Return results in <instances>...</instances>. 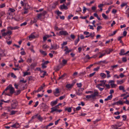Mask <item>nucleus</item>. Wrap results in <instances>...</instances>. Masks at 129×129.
Masks as SVG:
<instances>
[{
  "label": "nucleus",
  "instance_id": "obj_1",
  "mask_svg": "<svg viewBox=\"0 0 129 129\" xmlns=\"http://www.w3.org/2000/svg\"><path fill=\"white\" fill-rule=\"evenodd\" d=\"M8 89L10 90V94H12L14 93L15 91L14 89V88L12 87L11 84H10L5 89V90H7Z\"/></svg>",
  "mask_w": 129,
  "mask_h": 129
},
{
  "label": "nucleus",
  "instance_id": "obj_2",
  "mask_svg": "<svg viewBox=\"0 0 129 129\" xmlns=\"http://www.w3.org/2000/svg\"><path fill=\"white\" fill-rule=\"evenodd\" d=\"M41 108L44 111H46L48 110V107L46 104L42 103Z\"/></svg>",
  "mask_w": 129,
  "mask_h": 129
},
{
  "label": "nucleus",
  "instance_id": "obj_3",
  "mask_svg": "<svg viewBox=\"0 0 129 129\" xmlns=\"http://www.w3.org/2000/svg\"><path fill=\"white\" fill-rule=\"evenodd\" d=\"M12 102H13V103L11 104V107L13 109H15L16 108L18 105V104L16 100L14 101L13 100Z\"/></svg>",
  "mask_w": 129,
  "mask_h": 129
},
{
  "label": "nucleus",
  "instance_id": "obj_4",
  "mask_svg": "<svg viewBox=\"0 0 129 129\" xmlns=\"http://www.w3.org/2000/svg\"><path fill=\"white\" fill-rule=\"evenodd\" d=\"M12 34V31L11 30H9L7 32H4L2 33L3 37H5L7 35H10Z\"/></svg>",
  "mask_w": 129,
  "mask_h": 129
},
{
  "label": "nucleus",
  "instance_id": "obj_5",
  "mask_svg": "<svg viewBox=\"0 0 129 129\" xmlns=\"http://www.w3.org/2000/svg\"><path fill=\"white\" fill-rule=\"evenodd\" d=\"M59 34L61 35L66 36L68 35V33L66 31H61L59 32Z\"/></svg>",
  "mask_w": 129,
  "mask_h": 129
},
{
  "label": "nucleus",
  "instance_id": "obj_6",
  "mask_svg": "<svg viewBox=\"0 0 129 129\" xmlns=\"http://www.w3.org/2000/svg\"><path fill=\"white\" fill-rule=\"evenodd\" d=\"M24 9L25 10H27L28 9H29L30 8V6H29L27 3H24Z\"/></svg>",
  "mask_w": 129,
  "mask_h": 129
},
{
  "label": "nucleus",
  "instance_id": "obj_7",
  "mask_svg": "<svg viewBox=\"0 0 129 129\" xmlns=\"http://www.w3.org/2000/svg\"><path fill=\"white\" fill-rule=\"evenodd\" d=\"M51 47L50 48V49H53V50H56L57 49V45L56 44H54L52 45L51 44Z\"/></svg>",
  "mask_w": 129,
  "mask_h": 129
},
{
  "label": "nucleus",
  "instance_id": "obj_8",
  "mask_svg": "<svg viewBox=\"0 0 129 129\" xmlns=\"http://www.w3.org/2000/svg\"><path fill=\"white\" fill-rule=\"evenodd\" d=\"M58 100V99H57L55 101L51 102L50 104L51 106H53L56 105L57 103Z\"/></svg>",
  "mask_w": 129,
  "mask_h": 129
},
{
  "label": "nucleus",
  "instance_id": "obj_9",
  "mask_svg": "<svg viewBox=\"0 0 129 129\" xmlns=\"http://www.w3.org/2000/svg\"><path fill=\"white\" fill-rule=\"evenodd\" d=\"M59 93V89L58 88H56L55 89V91L54 92V94L55 96H57L58 95H57V94Z\"/></svg>",
  "mask_w": 129,
  "mask_h": 129
},
{
  "label": "nucleus",
  "instance_id": "obj_10",
  "mask_svg": "<svg viewBox=\"0 0 129 129\" xmlns=\"http://www.w3.org/2000/svg\"><path fill=\"white\" fill-rule=\"evenodd\" d=\"M35 33V32H34L33 33L31 34L30 35L29 37H28H28L29 39H30V40H31V39H35V36L33 35V34Z\"/></svg>",
  "mask_w": 129,
  "mask_h": 129
},
{
  "label": "nucleus",
  "instance_id": "obj_11",
  "mask_svg": "<svg viewBox=\"0 0 129 129\" xmlns=\"http://www.w3.org/2000/svg\"><path fill=\"white\" fill-rule=\"evenodd\" d=\"M65 49L64 50V51H65V54L66 55L67 54L69 53L68 51V48L67 46L65 47Z\"/></svg>",
  "mask_w": 129,
  "mask_h": 129
},
{
  "label": "nucleus",
  "instance_id": "obj_12",
  "mask_svg": "<svg viewBox=\"0 0 129 129\" xmlns=\"http://www.w3.org/2000/svg\"><path fill=\"white\" fill-rule=\"evenodd\" d=\"M60 8L62 9H68V8L67 6H66L64 4H63L62 5L60 6Z\"/></svg>",
  "mask_w": 129,
  "mask_h": 129
},
{
  "label": "nucleus",
  "instance_id": "obj_13",
  "mask_svg": "<svg viewBox=\"0 0 129 129\" xmlns=\"http://www.w3.org/2000/svg\"><path fill=\"white\" fill-rule=\"evenodd\" d=\"M74 85V84H68L66 85V87L68 88H69L72 87Z\"/></svg>",
  "mask_w": 129,
  "mask_h": 129
},
{
  "label": "nucleus",
  "instance_id": "obj_14",
  "mask_svg": "<svg viewBox=\"0 0 129 129\" xmlns=\"http://www.w3.org/2000/svg\"><path fill=\"white\" fill-rule=\"evenodd\" d=\"M51 110L50 112L51 113H52L54 111H56L57 112V109L55 108L54 107L51 108Z\"/></svg>",
  "mask_w": 129,
  "mask_h": 129
},
{
  "label": "nucleus",
  "instance_id": "obj_15",
  "mask_svg": "<svg viewBox=\"0 0 129 129\" xmlns=\"http://www.w3.org/2000/svg\"><path fill=\"white\" fill-rule=\"evenodd\" d=\"M124 52L125 51L124 49H121L120 50V52L119 53V54L120 55H125L124 53Z\"/></svg>",
  "mask_w": 129,
  "mask_h": 129
},
{
  "label": "nucleus",
  "instance_id": "obj_16",
  "mask_svg": "<svg viewBox=\"0 0 129 129\" xmlns=\"http://www.w3.org/2000/svg\"><path fill=\"white\" fill-rule=\"evenodd\" d=\"M65 111H67L68 112L70 113L72 109L71 107H66L65 109Z\"/></svg>",
  "mask_w": 129,
  "mask_h": 129
},
{
  "label": "nucleus",
  "instance_id": "obj_17",
  "mask_svg": "<svg viewBox=\"0 0 129 129\" xmlns=\"http://www.w3.org/2000/svg\"><path fill=\"white\" fill-rule=\"evenodd\" d=\"M99 92L98 91H95L93 94H92V96L94 98L96 96H98Z\"/></svg>",
  "mask_w": 129,
  "mask_h": 129
},
{
  "label": "nucleus",
  "instance_id": "obj_18",
  "mask_svg": "<svg viewBox=\"0 0 129 129\" xmlns=\"http://www.w3.org/2000/svg\"><path fill=\"white\" fill-rule=\"evenodd\" d=\"M79 36L78 35V36L77 39L75 41V45H77L78 42L79 41Z\"/></svg>",
  "mask_w": 129,
  "mask_h": 129
},
{
  "label": "nucleus",
  "instance_id": "obj_19",
  "mask_svg": "<svg viewBox=\"0 0 129 129\" xmlns=\"http://www.w3.org/2000/svg\"><path fill=\"white\" fill-rule=\"evenodd\" d=\"M36 63H32L30 65V67L31 69H33L34 68V67L36 66Z\"/></svg>",
  "mask_w": 129,
  "mask_h": 129
},
{
  "label": "nucleus",
  "instance_id": "obj_20",
  "mask_svg": "<svg viewBox=\"0 0 129 129\" xmlns=\"http://www.w3.org/2000/svg\"><path fill=\"white\" fill-rule=\"evenodd\" d=\"M124 81V80H122L120 81L117 80V84H122Z\"/></svg>",
  "mask_w": 129,
  "mask_h": 129
},
{
  "label": "nucleus",
  "instance_id": "obj_21",
  "mask_svg": "<svg viewBox=\"0 0 129 129\" xmlns=\"http://www.w3.org/2000/svg\"><path fill=\"white\" fill-rule=\"evenodd\" d=\"M67 74L66 73H64L62 75H61V76H60L59 77L58 80H59L61 79H63V78Z\"/></svg>",
  "mask_w": 129,
  "mask_h": 129
},
{
  "label": "nucleus",
  "instance_id": "obj_22",
  "mask_svg": "<svg viewBox=\"0 0 129 129\" xmlns=\"http://www.w3.org/2000/svg\"><path fill=\"white\" fill-rule=\"evenodd\" d=\"M40 52L44 56H46L47 55V53L45 51H43L42 50H40Z\"/></svg>",
  "mask_w": 129,
  "mask_h": 129
},
{
  "label": "nucleus",
  "instance_id": "obj_23",
  "mask_svg": "<svg viewBox=\"0 0 129 129\" xmlns=\"http://www.w3.org/2000/svg\"><path fill=\"white\" fill-rule=\"evenodd\" d=\"M105 51L106 52L104 53H101V55L100 56L99 58H101L103 56H104V55H105L106 54V52H107L108 51L107 50H105Z\"/></svg>",
  "mask_w": 129,
  "mask_h": 129
},
{
  "label": "nucleus",
  "instance_id": "obj_24",
  "mask_svg": "<svg viewBox=\"0 0 129 129\" xmlns=\"http://www.w3.org/2000/svg\"><path fill=\"white\" fill-rule=\"evenodd\" d=\"M105 72L107 73V78H109L110 77H111V76L110 74V72L109 71H106Z\"/></svg>",
  "mask_w": 129,
  "mask_h": 129
},
{
  "label": "nucleus",
  "instance_id": "obj_25",
  "mask_svg": "<svg viewBox=\"0 0 129 129\" xmlns=\"http://www.w3.org/2000/svg\"><path fill=\"white\" fill-rule=\"evenodd\" d=\"M101 62H102L103 63H108V61H106V60H104V61H101L98 62L97 64H101L100 63Z\"/></svg>",
  "mask_w": 129,
  "mask_h": 129
},
{
  "label": "nucleus",
  "instance_id": "obj_26",
  "mask_svg": "<svg viewBox=\"0 0 129 129\" xmlns=\"http://www.w3.org/2000/svg\"><path fill=\"white\" fill-rule=\"evenodd\" d=\"M121 126V125H112V128L114 127L115 129H117L118 127L120 126Z\"/></svg>",
  "mask_w": 129,
  "mask_h": 129
},
{
  "label": "nucleus",
  "instance_id": "obj_27",
  "mask_svg": "<svg viewBox=\"0 0 129 129\" xmlns=\"http://www.w3.org/2000/svg\"><path fill=\"white\" fill-rule=\"evenodd\" d=\"M100 76L104 78H105L106 77V75L104 73H101L100 74Z\"/></svg>",
  "mask_w": 129,
  "mask_h": 129
},
{
  "label": "nucleus",
  "instance_id": "obj_28",
  "mask_svg": "<svg viewBox=\"0 0 129 129\" xmlns=\"http://www.w3.org/2000/svg\"><path fill=\"white\" fill-rule=\"evenodd\" d=\"M112 6L113 7V6H110V7H109V8H108V10L106 11V14H107L110 11V9L112 8Z\"/></svg>",
  "mask_w": 129,
  "mask_h": 129
},
{
  "label": "nucleus",
  "instance_id": "obj_29",
  "mask_svg": "<svg viewBox=\"0 0 129 129\" xmlns=\"http://www.w3.org/2000/svg\"><path fill=\"white\" fill-rule=\"evenodd\" d=\"M18 112V111H15L14 110H12V111L11 112V114H10V115H13L15 114L17 112Z\"/></svg>",
  "mask_w": 129,
  "mask_h": 129
},
{
  "label": "nucleus",
  "instance_id": "obj_30",
  "mask_svg": "<svg viewBox=\"0 0 129 129\" xmlns=\"http://www.w3.org/2000/svg\"><path fill=\"white\" fill-rule=\"evenodd\" d=\"M92 94L90 95H87L86 96V98L88 99H89L90 98H92V99H94L93 97L92 96Z\"/></svg>",
  "mask_w": 129,
  "mask_h": 129
},
{
  "label": "nucleus",
  "instance_id": "obj_31",
  "mask_svg": "<svg viewBox=\"0 0 129 129\" xmlns=\"http://www.w3.org/2000/svg\"><path fill=\"white\" fill-rule=\"evenodd\" d=\"M37 118L39 120H40L41 121H42L43 120V118L41 117V115H39L37 117Z\"/></svg>",
  "mask_w": 129,
  "mask_h": 129
},
{
  "label": "nucleus",
  "instance_id": "obj_32",
  "mask_svg": "<svg viewBox=\"0 0 129 129\" xmlns=\"http://www.w3.org/2000/svg\"><path fill=\"white\" fill-rule=\"evenodd\" d=\"M28 79L29 81L32 80L33 79V77L32 76H30L28 78Z\"/></svg>",
  "mask_w": 129,
  "mask_h": 129
},
{
  "label": "nucleus",
  "instance_id": "obj_33",
  "mask_svg": "<svg viewBox=\"0 0 129 129\" xmlns=\"http://www.w3.org/2000/svg\"><path fill=\"white\" fill-rule=\"evenodd\" d=\"M102 16L105 19H107L108 18V17L104 13L102 14Z\"/></svg>",
  "mask_w": 129,
  "mask_h": 129
},
{
  "label": "nucleus",
  "instance_id": "obj_34",
  "mask_svg": "<svg viewBox=\"0 0 129 129\" xmlns=\"http://www.w3.org/2000/svg\"><path fill=\"white\" fill-rule=\"evenodd\" d=\"M30 73L29 72V73L27 72H24L23 74V76H25L26 75H30Z\"/></svg>",
  "mask_w": 129,
  "mask_h": 129
},
{
  "label": "nucleus",
  "instance_id": "obj_35",
  "mask_svg": "<svg viewBox=\"0 0 129 129\" xmlns=\"http://www.w3.org/2000/svg\"><path fill=\"white\" fill-rule=\"evenodd\" d=\"M43 48H44L45 49H47L49 48V47L47 45H46L45 44H44L42 46Z\"/></svg>",
  "mask_w": 129,
  "mask_h": 129
},
{
  "label": "nucleus",
  "instance_id": "obj_36",
  "mask_svg": "<svg viewBox=\"0 0 129 129\" xmlns=\"http://www.w3.org/2000/svg\"><path fill=\"white\" fill-rule=\"evenodd\" d=\"M1 101L2 102H4L5 103H9L11 101L10 100H8L5 101H4L3 100H1Z\"/></svg>",
  "mask_w": 129,
  "mask_h": 129
},
{
  "label": "nucleus",
  "instance_id": "obj_37",
  "mask_svg": "<svg viewBox=\"0 0 129 129\" xmlns=\"http://www.w3.org/2000/svg\"><path fill=\"white\" fill-rule=\"evenodd\" d=\"M80 91H76V94L77 95H82V92H80Z\"/></svg>",
  "mask_w": 129,
  "mask_h": 129
},
{
  "label": "nucleus",
  "instance_id": "obj_38",
  "mask_svg": "<svg viewBox=\"0 0 129 129\" xmlns=\"http://www.w3.org/2000/svg\"><path fill=\"white\" fill-rule=\"evenodd\" d=\"M32 59L31 58H28L26 60V62L29 63H31L32 62Z\"/></svg>",
  "mask_w": 129,
  "mask_h": 129
},
{
  "label": "nucleus",
  "instance_id": "obj_39",
  "mask_svg": "<svg viewBox=\"0 0 129 129\" xmlns=\"http://www.w3.org/2000/svg\"><path fill=\"white\" fill-rule=\"evenodd\" d=\"M92 57H90L89 55H87L85 56V57L84 58V59L86 58H87L88 59H90V58H92Z\"/></svg>",
  "mask_w": 129,
  "mask_h": 129
},
{
  "label": "nucleus",
  "instance_id": "obj_40",
  "mask_svg": "<svg viewBox=\"0 0 129 129\" xmlns=\"http://www.w3.org/2000/svg\"><path fill=\"white\" fill-rule=\"evenodd\" d=\"M102 28V26H99L97 27L96 29L97 31H99Z\"/></svg>",
  "mask_w": 129,
  "mask_h": 129
},
{
  "label": "nucleus",
  "instance_id": "obj_41",
  "mask_svg": "<svg viewBox=\"0 0 129 129\" xmlns=\"http://www.w3.org/2000/svg\"><path fill=\"white\" fill-rule=\"evenodd\" d=\"M77 87H81L82 85V84L81 83H77Z\"/></svg>",
  "mask_w": 129,
  "mask_h": 129
},
{
  "label": "nucleus",
  "instance_id": "obj_42",
  "mask_svg": "<svg viewBox=\"0 0 129 129\" xmlns=\"http://www.w3.org/2000/svg\"><path fill=\"white\" fill-rule=\"evenodd\" d=\"M122 60L124 62H125L127 61L126 58L125 57H123L122 58Z\"/></svg>",
  "mask_w": 129,
  "mask_h": 129
},
{
  "label": "nucleus",
  "instance_id": "obj_43",
  "mask_svg": "<svg viewBox=\"0 0 129 129\" xmlns=\"http://www.w3.org/2000/svg\"><path fill=\"white\" fill-rule=\"evenodd\" d=\"M47 13L46 11H44L43 12L41 13H40L41 15V16H45V14H46Z\"/></svg>",
  "mask_w": 129,
  "mask_h": 129
},
{
  "label": "nucleus",
  "instance_id": "obj_44",
  "mask_svg": "<svg viewBox=\"0 0 129 129\" xmlns=\"http://www.w3.org/2000/svg\"><path fill=\"white\" fill-rule=\"evenodd\" d=\"M13 109L12 108V107L11 108L10 107H7V111L8 112H10V111L11 110V109Z\"/></svg>",
  "mask_w": 129,
  "mask_h": 129
},
{
  "label": "nucleus",
  "instance_id": "obj_45",
  "mask_svg": "<svg viewBox=\"0 0 129 129\" xmlns=\"http://www.w3.org/2000/svg\"><path fill=\"white\" fill-rule=\"evenodd\" d=\"M122 118H123V120L125 121L127 117L126 115H123V116H122Z\"/></svg>",
  "mask_w": 129,
  "mask_h": 129
},
{
  "label": "nucleus",
  "instance_id": "obj_46",
  "mask_svg": "<svg viewBox=\"0 0 129 129\" xmlns=\"http://www.w3.org/2000/svg\"><path fill=\"white\" fill-rule=\"evenodd\" d=\"M11 76L12 77H13L14 78H16V76L13 73H12L11 74Z\"/></svg>",
  "mask_w": 129,
  "mask_h": 129
},
{
  "label": "nucleus",
  "instance_id": "obj_47",
  "mask_svg": "<svg viewBox=\"0 0 129 129\" xmlns=\"http://www.w3.org/2000/svg\"><path fill=\"white\" fill-rule=\"evenodd\" d=\"M11 126L12 127H14L16 128H18V126H17L15 123L11 125Z\"/></svg>",
  "mask_w": 129,
  "mask_h": 129
},
{
  "label": "nucleus",
  "instance_id": "obj_48",
  "mask_svg": "<svg viewBox=\"0 0 129 129\" xmlns=\"http://www.w3.org/2000/svg\"><path fill=\"white\" fill-rule=\"evenodd\" d=\"M67 60L63 59L62 60V62L63 64H66L67 63Z\"/></svg>",
  "mask_w": 129,
  "mask_h": 129
},
{
  "label": "nucleus",
  "instance_id": "obj_49",
  "mask_svg": "<svg viewBox=\"0 0 129 129\" xmlns=\"http://www.w3.org/2000/svg\"><path fill=\"white\" fill-rule=\"evenodd\" d=\"M110 85L112 88L115 87L116 86V85L114 83H111Z\"/></svg>",
  "mask_w": 129,
  "mask_h": 129
},
{
  "label": "nucleus",
  "instance_id": "obj_50",
  "mask_svg": "<svg viewBox=\"0 0 129 129\" xmlns=\"http://www.w3.org/2000/svg\"><path fill=\"white\" fill-rule=\"evenodd\" d=\"M21 91V90H18L17 91V93L15 94V95H18L19 94Z\"/></svg>",
  "mask_w": 129,
  "mask_h": 129
},
{
  "label": "nucleus",
  "instance_id": "obj_51",
  "mask_svg": "<svg viewBox=\"0 0 129 129\" xmlns=\"http://www.w3.org/2000/svg\"><path fill=\"white\" fill-rule=\"evenodd\" d=\"M21 55H25L26 53L24 50L21 51L20 53Z\"/></svg>",
  "mask_w": 129,
  "mask_h": 129
},
{
  "label": "nucleus",
  "instance_id": "obj_52",
  "mask_svg": "<svg viewBox=\"0 0 129 129\" xmlns=\"http://www.w3.org/2000/svg\"><path fill=\"white\" fill-rule=\"evenodd\" d=\"M38 115V114H37L36 115L33 116L31 117V119H33L36 118L37 116Z\"/></svg>",
  "mask_w": 129,
  "mask_h": 129
},
{
  "label": "nucleus",
  "instance_id": "obj_53",
  "mask_svg": "<svg viewBox=\"0 0 129 129\" xmlns=\"http://www.w3.org/2000/svg\"><path fill=\"white\" fill-rule=\"evenodd\" d=\"M117 31V30H116L115 31L113 32V33L112 34H111V35H109V36H113L114 35H115V34L116 33V32Z\"/></svg>",
  "mask_w": 129,
  "mask_h": 129
},
{
  "label": "nucleus",
  "instance_id": "obj_54",
  "mask_svg": "<svg viewBox=\"0 0 129 129\" xmlns=\"http://www.w3.org/2000/svg\"><path fill=\"white\" fill-rule=\"evenodd\" d=\"M119 89L120 90H123L124 87L123 86H119Z\"/></svg>",
  "mask_w": 129,
  "mask_h": 129
},
{
  "label": "nucleus",
  "instance_id": "obj_55",
  "mask_svg": "<svg viewBox=\"0 0 129 129\" xmlns=\"http://www.w3.org/2000/svg\"><path fill=\"white\" fill-rule=\"evenodd\" d=\"M112 96H113L111 94L110 95L108 96L107 97V98L109 100H110L112 99Z\"/></svg>",
  "mask_w": 129,
  "mask_h": 129
},
{
  "label": "nucleus",
  "instance_id": "obj_56",
  "mask_svg": "<svg viewBox=\"0 0 129 129\" xmlns=\"http://www.w3.org/2000/svg\"><path fill=\"white\" fill-rule=\"evenodd\" d=\"M65 95H64L63 96H61L59 98V99L60 100H62L63 99H64V98H65Z\"/></svg>",
  "mask_w": 129,
  "mask_h": 129
},
{
  "label": "nucleus",
  "instance_id": "obj_57",
  "mask_svg": "<svg viewBox=\"0 0 129 129\" xmlns=\"http://www.w3.org/2000/svg\"><path fill=\"white\" fill-rule=\"evenodd\" d=\"M42 67L43 69H45L47 67V66L45 65V64H44V63H42Z\"/></svg>",
  "mask_w": 129,
  "mask_h": 129
},
{
  "label": "nucleus",
  "instance_id": "obj_58",
  "mask_svg": "<svg viewBox=\"0 0 129 129\" xmlns=\"http://www.w3.org/2000/svg\"><path fill=\"white\" fill-rule=\"evenodd\" d=\"M70 37L73 39H74L75 37V35L72 34L71 35Z\"/></svg>",
  "mask_w": 129,
  "mask_h": 129
},
{
  "label": "nucleus",
  "instance_id": "obj_59",
  "mask_svg": "<svg viewBox=\"0 0 129 129\" xmlns=\"http://www.w3.org/2000/svg\"><path fill=\"white\" fill-rule=\"evenodd\" d=\"M9 10L12 12H14L15 11V10L11 8H9Z\"/></svg>",
  "mask_w": 129,
  "mask_h": 129
},
{
  "label": "nucleus",
  "instance_id": "obj_60",
  "mask_svg": "<svg viewBox=\"0 0 129 129\" xmlns=\"http://www.w3.org/2000/svg\"><path fill=\"white\" fill-rule=\"evenodd\" d=\"M41 15L40 14H38L37 15V17L38 19H40L41 18Z\"/></svg>",
  "mask_w": 129,
  "mask_h": 129
},
{
  "label": "nucleus",
  "instance_id": "obj_61",
  "mask_svg": "<svg viewBox=\"0 0 129 129\" xmlns=\"http://www.w3.org/2000/svg\"><path fill=\"white\" fill-rule=\"evenodd\" d=\"M95 72H94L90 74L89 75V77H91L93 76L95 74Z\"/></svg>",
  "mask_w": 129,
  "mask_h": 129
},
{
  "label": "nucleus",
  "instance_id": "obj_62",
  "mask_svg": "<svg viewBox=\"0 0 129 129\" xmlns=\"http://www.w3.org/2000/svg\"><path fill=\"white\" fill-rule=\"evenodd\" d=\"M5 6L6 5L5 4H3L0 6V8H4V7H5Z\"/></svg>",
  "mask_w": 129,
  "mask_h": 129
},
{
  "label": "nucleus",
  "instance_id": "obj_63",
  "mask_svg": "<svg viewBox=\"0 0 129 129\" xmlns=\"http://www.w3.org/2000/svg\"><path fill=\"white\" fill-rule=\"evenodd\" d=\"M8 45H11L12 43V41H6Z\"/></svg>",
  "mask_w": 129,
  "mask_h": 129
},
{
  "label": "nucleus",
  "instance_id": "obj_64",
  "mask_svg": "<svg viewBox=\"0 0 129 129\" xmlns=\"http://www.w3.org/2000/svg\"><path fill=\"white\" fill-rule=\"evenodd\" d=\"M123 103L128 105H129V101L127 100H126V101L123 102Z\"/></svg>",
  "mask_w": 129,
  "mask_h": 129
}]
</instances>
